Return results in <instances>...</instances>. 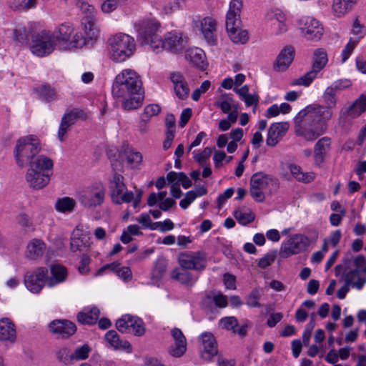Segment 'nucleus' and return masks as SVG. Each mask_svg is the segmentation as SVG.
Here are the masks:
<instances>
[{"label":"nucleus","instance_id":"obj_19","mask_svg":"<svg viewBox=\"0 0 366 366\" xmlns=\"http://www.w3.org/2000/svg\"><path fill=\"white\" fill-rule=\"evenodd\" d=\"M170 334L173 342L169 347V354L174 357H180L187 351V339L182 331L177 327L172 328Z\"/></svg>","mask_w":366,"mask_h":366},{"label":"nucleus","instance_id":"obj_28","mask_svg":"<svg viewBox=\"0 0 366 366\" xmlns=\"http://www.w3.org/2000/svg\"><path fill=\"white\" fill-rule=\"evenodd\" d=\"M16 339V330L14 323L8 317L0 320V340L14 342Z\"/></svg>","mask_w":366,"mask_h":366},{"label":"nucleus","instance_id":"obj_1","mask_svg":"<svg viewBox=\"0 0 366 366\" xmlns=\"http://www.w3.org/2000/svg\"><path fill=\"white\" fill-rule=\"evenodd\" d=\"M113 97L122 102L124 110L131 111L139 109L143 102L144 91L140 76L131 69H123L112 83Z\"/></svg>","mask_w":366,"mask_h":366},{"label":"nucleus","instance_id":"obj_24","mask_svg":"<svg viewBox=\"0 0 366 366\" xmlns=\"http://www.w3.org/2000/svg\"><path fill=\"white\" fill-rule=\"evenodd\" d=\"M50 330L63 338H66L72 335L76 330V325L66 320H56L49 325Z\"/></svg>","mask_w":366,"mask_h":366},{"label":"nucleus","instance_id":"obj_59","mask_svg":"<svg viewBox=\"0 0 366 366\" xmlns=\"http://www.w3.org/2000/svg\"><path fill=\"white\" fill-rule=\"evenodd\" d=\"M160 111L161 107L159 105L151 104L144 108V112L141 115L150 120L152 117L158 115Z\"/></svg>","mask_w":366,"mask_h":366},{"label":"nucleus","instance_id":"obj_33","mask_svg":"<svg viewBox=\"0 0 366 366\" xmlns=\"http://www.w3.org/2000/svg\"><path fill=\"white\" fill-rule=\"evenodd\" d=\"M82 25L84 26L85 39L88 44H92L99 37V30L97 26L95 19H83Z\"/></svg>","mask_w":366,"mask_h":366},{"label":"nucleus","instance_id":"obj_54","mask_svg":"<svg viewBox=\"0 0 366 366\" xmlns=\"http://www.w3.org/2000/svg\"><path fill=\"white\" fill-rule=\"evenodd\" d=\"M351 34L357 36L353 39H358V42L366 35V29L357 18L353 21Z\"/></svg>","mask_w":366,"mask_h":366},{"label":"nucleus","instance_id":"obj_47","mask_svg":"<svg viewBox=\"0 0 366 366\" xmlns=\"http://www.w3.org/2000/svg\"><path fill=\"white\" fill-rule=\"evenodd\" d=\"M38 0H14L10 2L9 7L14 11H27L36 7Z\"/></svg>","mask_w":366,"mask_h":366},{"label":"nucleus","instance_id":"obj_53","mask_svg":"<svg viewBox=\"0 0 366 366\" xmlns=\"http://www.w3.org/2000/svg\"><path fill=\"white\" fill-rule=\"evenodd\" d=\"M127 159L132 168H136L142 162V155L139 152L130 150L127 154Z\"/></svg>","mask_w":366,"mask_h":366},{"label":"nucleus","instance_id":"obj_58","mask_svg":"<svg viewBox=\"0 0 366 366\" xmlns=\"http://www.w3.org/2000/svg\"><path fill=\"white\" fill-rule=\"evenodd\" d=\"M276 257V252L267 253L264 257L259 259L258 262V267L262 269L267 268L274 262Z\"/></svg>","mask_w":366,"mask_h":366},{"label":"nucleus","instance_id":"obj_13","mask_svg":"<svg viewBox=\"0 0 366 366\" xmlns=\"http://www.w3.org/2000/svg\"><path fill=\"white\" fill-rule=\"evenodd\" d=\"M116 327L122 333H130L139 337L145 333L143 321L140 318L130 315L122 316L116 322Z\"/></svg>","mask_w":366,"mask_h":366},{"label":"nucleus","instance_id":"obj_55","mask_svg":"<svg viewBox=\"0 0 366 366\" xmlns=\"http://www.w3.org/2000/svg\"><path fill=\"white\" fill-rule=\"evenodd\" d=\"M357 44L358 39H353V38L350 39L348 43L342 51L341 56L342 62H345L349 59Z\"/></svg>","mask_w":366,"mask_h":366},{"label":"nucleus","instance_id":"obj_35","mask_svg":"<svg viewBox=\"0 0 366 366\" xmlns=\"http://www.w3.org/2000/svg\"><path fill=\"white\" fill-rule=\"evenodd\" d=\"M46 249L44 242L39 239H33L27 244L26 255L31 259H36L43 256Z\"/></svg>","mask_w":366,"mask_h":366},{"label":"nucleus","instance_id":"obj_3","mask_svg":"<svg viewBox=\"0 0 366 366\" xmlns=\"http://www.w3.org/2000/svg\"><path fill=\"white\" fill-rule=\"evenodd\" d=\"M134 28L141 44L148 46L157 54L161 52V46L163 45L160 35L161 24L157 19H142L134 24Z\"/></svg>","mask_w":366,"mask_h":366},{"label":"nucleus","instance_id":"obj_31","mask_svg":"<svg viewBox=\"0 0 366 366\" xmlns=\"http://www.w3.org/2000/svg\"><path fill=\"white\" fill-rule=\"evenodd\" d=\"M106 341L115 350H125L127 352H132V345L127 340H120L117 332L109 330L105 335Z\"/></svg>","mask_w":366,"mask_h":366},{"label":"nucleus","instance_id":"obj_51","mask_svg":"<svg viewBox=\"0 0 366 366\" xmlns=\"http://www.w3.org/2000/svg\"><path fill=\"white\" fill-rule=\"evenodd\" d=\"M322 99L325 106L332 109L336 107L337 104V93L333 92L332 89L327 87L322 94Z\"/></svg>","mask_w":366,"mask_h":366},{"label":"nucleus","instance_id":"obj_21","mask_svg":"<svg viewBox=\"0 0 366 366\" xmlns=\"http://www.w3.org/2000/svg\"><path fill=\"white\" fill-rule=\"evenodd\" d=\"M307 118L308 117L302 118L300 121H298L297 119V116L295 117V132L297 135L303 137L307 141L312 142L324 134L325 129L317 130L308 127L306 123Z\"/></svg>","mask_w":366,"mask_h":366},{"label":"nucleus","instance_id":"obj_32","mask_svg":"<svg viewBox=\"0 0 366 366\" xmlns=\"http://www.w3.org/2000/svg\"><path fill=\"white\" fill-rule=\"evenodd\" d=\"M186 59L194 66L204 69L206 66V56L204 51L198 47L187 49L185 54Z\"/></svg>","mask_w":366,"mask_h":366},{"label":"nucleus","instance_id":"obj_46","mask_svg":"<svg viewBox=\"0 0 366 366\" xmlns=\"http://www.w3.org/2000/svg\"><path fill=\"white\" fill-rule=\"evenodd\" d=\"M88 44L86 40L82 36L81 34L74 29L69 40L63 46V49L67 50L73 48H81L84 45Z\"/></svg>","mask_w":366,"mask_h":366},{"label":"nucleus","instance_id":"obj_34","mask_svg":"<svg viewBox=\"0 0 366 366\" xmlns=\"http://www.w3.org/2000/svg\"><path fill=\"white\" fill-rule=\"evenodd\" d=\"M357 3V0H333L332 5V14L338 18L344 16Z\"/></svg>","mask_w":366,"mask_h":366},{"label":"nucleus","instance_id":"obj_10","mask_svg":"<svg viewBox=\"0 0 366 366\" xmlns=\"http://www.w3.org/2000/svg\"><path fill=\"white\" fill-rule=\"evenodd\" d=\"M178 262L183 269L202 272L207 264V254L203 251H185L179 254Z\"/></svg>","mask_w":366,"mask_h":366},{"label":"nucleus","instance_id":"obj_27","mask_svg":"<svg viewBox=\"0 0 366 366\" xmlns=\"http://www.w3.org/2000/svg\"><path fill=\"white\" fill-rule=\"evenodd\" d=\"M290 171V173L293 179L302 183H310L312 182L316 174L313 172H304L302 167L294 163H288L285 165L284 169Z\"/></svg>","mask_w":366,"mask_h":366},{"label":"nucleus","instance_id":"obj_48","mask_svg":"<svg viewBox=\"0 0 366 366\" xmlns=\"http://www.w3.org/2000/svg\"><path fill=\"white\" fill-rule=\"evenodd\" d=\"M76 4L84 15L83 19H95V8L86 0H76Z\"/></svg>","mask_w":366,"mask_h":366},{"label":"nucleus","instance_id":"obj_41","mask_svg":"<svg viewBox=\"0 0 366 366\" xmlns=\"http://www.w3.org/2000/svg\"><path fill=\"white\" fill-rule=\"evenodd\" d=\"M87 114L84 110L79 108L68 109L62 116L61 119L70 125H74L79 120H84Z\"/></svg>","mask_w":366,"mask_h":366},{"label":"nucleus","instance_id":"obj_57","mask_svg":"<svg viewBox=\"0 0 366 366\" xmlns=\"http://www.w3.org/2000/svg\"><path fill=\"white\" fill-rule=\"evenodd\" d=\"M14 39L16 41L19 43H24L28 38L27 31L26 27L21 25H18L14 29Z\"/></svg>","mask_w":366,"mask_h":366},{"label":"nucleus","instance_id":"obj_30","mask_svg":"<svg viewBox=\"0 0 366 366\" xmlns=\"http://www.w3.org/2000/svg\"><path fill=\"white\" fill-rule=\"evenodd\" d=\"M51 276L47 277L46 286L53 287L65 281L67 277L66 269L59 264H53L50 267Z\"/></svg>","mask_w":366,"mask_h":366},{"label":"nucleus","instance_id":"obj_45","mask_svg":"<svg viewBox=\"0 0 366 366\" xmlns=\"http://www.w3.org/2000/svg\"><path fill=\"white\" fill-rule=\"evenodd\" d=\"M262 290L259 287L254 288L246 297V305L251 308H259L262 307L260 300Z\"/></svg>","mask_w":366,"mask_h":366},{"label":"nucleus","instance_id":"obj_49","mask_svg":"<svg viewBox=\"0 0 366 366\" xmlns=\"http://www.w3.org/2000/svg\"><path fill=\"white\" fill-rule=\"evenodd\" d=\"M217 107L220 108L222 112L227 114L239 104L235 102L234 99L227 95L222 96L221 99L216 103Z\"/></svg>","mask_w":366,"mask_h":366},{"label":"nucleus","instance_id":"obj_11","mask_svg":"<svg viewBox=\"0 0 366 366\" xmlns=\"http://www.w3.org/2000/svg\"><path fill=\"white\" fill-rule=\"evenodd\" d=\"M274 182V179L264 172L254 173L250 179V195L255 201L262 202L265 199L264 190Z\"/></svg>","mask_w":366,"mask_h":366},{"label":"nucleus","instance_id":"obj_14","mask_svg":"<svg viewBox=\"0 0 366 366\" xmlns=\"http://www.w3.org/2000/svg\"><path fill=\"white\" fill-rule=\"evenodd\" d=\"M48 270L46 267H38L29 271L24 275V285L32 293H39L46 285Z\"/></svg>","mask_w":366,"mask_h":366},{"label":"nucleus","instance_id":"obj_8","mask_svg":"<svg viewBox=\"0 0 366 366\" xmlns=\"http://www.w3.org/2000/svg\"><path fill=\"white\" fill-rule=\"evenodd\" d=\"M297 26L302 36L307 41H318L324 34L323 26L312 16L300 17L297 21Z\"/></svg>","mask_w":366,"mask_h":366},{"label":"nucleus","instance_id":"obj_38","mask_svg":"<svg viewBox=\"0 0 366 366\" xmlns=\"http://www.w3.org/2000/svg\"><path fill=\"white\" fill-rule=\"evenodd\" d=\"M189 270L181 267L175 268L172 272V277L182 284L192 285L197 281L198 277L192 274Z\"/></svg>","mask_w":366,"mask_h":366},{"label":"nucleus","instance_id":"obj_15","mask_svg":"<svg viewBox=\"0 0 366 366\" xmlns=\"http://www.w3.org/2000/svg\"><path fill=\"white\" fill-rule=\"evenodd\" d=\"M188 44V37L182 32L173 31L167 34L162 39L161 51L168 50L174 54L182 52Z\"/></svg>","mask_w":366,"mask_h":366},{"label":"nucleus","instance_id":"obj_61","mask_svg":"<svg viewBox=\"0 0 366 366\" xmlns=\"http://www.w3.org/2000/svg\"><path fill=\"white\" fill-rule=\"evenodd\" d=\"M89 348L87 345H84L77 348L74 353L71 355V360H85L88 357Z\"/></svg>","mask_w":366,"mask_h":366},{"label":"nucleus","instance_id":"obj_60","mask_svg":"<svg viewBox=\"0 0 366 366\" xmlns=\"http://www.w3.org/2000/svg\"><path fill=\"white\" fill-rule=\"evenodd\" d=\"M211 82L208 80L204 81L201 86L197 88L192 94V98L194 101L197 102L201 95L207 92L210 88Z\"/></svg>","mask_w":366,"mask_h":366},{"label":"nucleus","instance_id":"obj_36","mask_svg":"<svg viewBox=\"0 0 366 366\" xmlns=\"http://www.w3.org/2000/svg\"><path fill=\"white\" fill-rule=\"evenodd\" d=\"M74 28L69 24H61L56 31L52 32L56 36V43L60 49H63V46L69 40L74 31Z\"/></svg>","mask_w":366,"mask_h":366},{"label":"nucleus","instance_id":"obj_63","mask_svg":"<svg viewBox=\"0 0 366 366\" xmlns=\"http://www.w3.org/2000/svg\"><path fill=\"white\" fill-rule=\"evenodd\" d=\"M220 325L223 328L234 332L238 325V321L234 317H227L220 320Z\"/></svg>","mask_w":366,"mask_h":366},{"label":"nucleus","instance_id":"obj_37","mask_svg":"<svg viewBox=\"0 0 366 366\" xmlns=\"http://www.w3.org/2000/svg\"><path fill=\"white\" fill-rule=\"evenodd\" d=\"M243 6L242 0H231L226 14V24L241 21L240 14Z\"/></svg>","mask_w":366,"mask_h":366},{"label":"nucleus","instance_id":"obj_50","mask_svg":"<svg viewBox=\"0 0 366 366\" xmlns=\"http://www.w3.org/2000/svg\"><path fill=\"white\" fill-rule=\"evenodd\" d=\"M39 94L41 97L46 102H53L59 99V95L56 91L49 85H42L39 89Z\"/></svg>","mask_w":366,"mask_h":366},{"label":"nucleus","instance_id":"obj_39","mask_svg":"<svg viewBox=\"0 0 366 366\" xmlns=\"http://www.w3.org/2000/svg\"><path fill=\"white\" fill-rule=\"evenodd\" d=\"M328 58L326 51L322 48L315 50L313 53L312 70L320 72L327 64Z\"/></svg>","mask_w":366,"mask_h":366},{"label":"nucleus","instance_id":"obj_2","mask_svg":"<svg viewBox=\"0 0 366 366\" xmlns=\"http://www.w3.org/2000/svg\"><path fill=\"white\" fill-rule=\"evenodd\" d=\"M53 162L44 156H38L31 162L27 169L25 179L29 186L34 189H41L45 187L50 181Z\"/></svg>","mask_w":366,"mask_h":366},{"label":"nucleus","instance_id":"obj_17","mask_svg":"<svg viewBox=\"0 0 366 366\" xmlns=\"http://www.w3.org/2000/svg\"><path fill=\"white\" fill-rule=\"evenodd\" d=\"M333 117V109L325 105L313 104L307 106L297 114V119L300 121L302 118L308 117L319 118L320 120L327 122Z\"/></svg>","mask_w":366,"mask_h":366},{"label":"nucleus","instance_id":"obj_43","mask_svg":"<svg viewBox=\"0 0 366 366\" xmlns=\"http://www.w3.org/2000/svg\"><path fill=\"white\" fill-rule=\"evenodd\" d=\"M234 216L237 222L242 225L251 223L255 218V215L251 209L246 207L237 209L234 213Z\"/></svg>","mask_w":366,"mask_h":366},{"label":"nucleus","instance_id":"obj_40","mask_svg":"<svg viewBox=\"0 0 366 366\" xmlns=\"http://www.w3.org/2000/svg\"><path fill=\"white\" fill-rule=\"evenodd\" d=\"M100 311L97 307H92L90 310L85 309L77 316L79 322L86 325L95 324L99 317Z\"/></svg>","mask_w":366,"mask_h":366},{"label":"nucleus","instance_id":"obj_26","mask_svg":"<svg viewBox=\"0 0 366 366\" xmlns=\"http://www.w3.org/2000/svg\"><path fill=\"white\" fill-rule=\"evenodd\" d=\"M294 56L295 50L292 46H286L282 49L274 64V70L277 71H286L293 61Z\"/></svg>","mask_w":366,"mask_h":366},{"label":"nucleus","instance_id":"obj_56","mask_svg":"<svg viewBox=\"0 0 366 366\" xmlns=\"http://www.w3.org/2000/svg\"><path fill=\"white\" fill-rule=\"evenodd\" d=\"M137 221L140 223L144 228H148L151 230H156L157 227L155 222H152L149 214L143 213L137 217Z\"/></svg>","mask_w":366,"mask_h":366},{"label":"nucleus","instance_id":"obj_29","mask_svg":"<svg viewBox=\"0 0 366 366\" xmlns=\"http://www.w3.org/2000/svg\"><path fill=\"white\" fill-rule=\"evenodd\" d=\"M331 139L327 137H324L319 139L314 147L315 164L320 167L325 161L326 154L330 149Z\"/></svg>","mask_w":366,"mask_h":366},{"label":"nucleus","instance_id":"obj_9","mask_svg":"<svg viewBox=\"0 0 366 366\" xmlns=\"http://www.w3.org/2000/svg\"><path fill=\"white\" fill-rule=\"evenodd\" d=\"M109 188L112 202L117 204L129 203L134 199V193L127 191L124 183V177L119 174H114L109 180Z\"/></svg>","mask_w":366,"mask_h":366},{"label":"nucleus","instance_id":"obj_42","mask_svg":"<svg viewBox=\"0 0 366 366\" xmlns=\"http://www.w3.org/2000/svg\"><path fill=\"white\" fill-rule=\"evenodd\" d=\"M366 95L361 94L347 109L348 116L352 119L358 117L365 111Z\"/></svg>","mask_w":366,"mask_h":366},{"label":"nucleus","instance_id":"obj_52","mask_svg":"<svg viewBox=\"0 0 366 366\" xmlns=\"http://www.w3.org/2000/svg\"><path fill=\"white\" fill-rule=\"evenodd\" d=\"M317 73L315 72V71H312L307 72L304 76L295 79L292 81L291 85L292 86H296V85H302L304 86H308L312 81L317 77Z\"/></svg>","mask_w":366,"mask_h":366},{"label":"nucleus","instance_id":"obj_20","mask_svg":"<svg viewBox=\"0 0 366 366\" xmlns=\"http://www.w3.org/2000/svg\"><path fill=\"white\" fill-rule=\"evenodd\" d=\"M290 125L287 122H276L272 124L267 132L266 144L269 147L276 146L285 136Z\"/></svg>","mask_w":366,"mask_h":366},{"label":"nucleus","instance_id":"obj_7","mask_svg":"<svg viewBox=\"0 0 366 366\" xmlns=\"http://www.w3.org/2000/svg\"><path fill=\"white\" fill-rule=\"evenodd\" d=\"M57 45L55 34L43 30L32 36L30 50L33 54L43 57L52 53Z\"/></svg>","mask_w":366,"mask_h":366},{"label":"nucleus","instance_id":"obj_62","mask_svg":"<svg viewBox=\"0 0 366 366\" xmlns=\"http://www.w3.org/2000/svg\"><path fill=\"white\" fill-rule=\"evenodd\" d=\"M212 152V149L210 147H205L204 150L196 154L194 156V160L199 164L204 165L207 160L209 159Z\"/></svg>","mask_w":366,"mask_h":366},{"label":"nucleus","instance_id":"obj_23","mask_svg":"<svg viewBox=\"0 0 366 366\" xmlns=\"http://www.w3.org/2000/svg\"><path fill=\"white\" fill-rule=\"evenodd\" d=\"M202 344V356L207 360H211L217 354L216 340L210 332H204L199 337Z\"/></svg>","mask_w":366,"mask_h":366},{"label":"nucleus","instance_id":"obj_18","mask_svg":"<svg viewBox=\"0 0 366 366\" xmlns=\"http://www.w3.org/2000/svg\"><path fill=\"white\" fill-rule=\"evenodd\" d=\"M195 27L201 31L205 41L209 45L217 43V21L211 16H206L195 21Z\"/></svg>","mask_w":366,"mask_h":366},{"label":"nucleus","instance_id":"obj_4","mask_svg":"<svg viewBox=\"0 0 366 366\" xmlns=\"http://www.w3.org/2000/svg\"><path fill=\"white\" fill-rule=\"evenodd\" d=\"M136 50L134 39L124 33H117L108 39V54L116 63L129 59Z\"/></svg>","mask_w":366,"mask_h":366},{"label":"nucleus","instance_id":"obj_6","mask_svg":"<svg viewBox=\"0 0 366 366\" xmlns=\"http://www.w3.org/2000/svg\"><path fill=\"white\" fill-rule=\"evenodd\" d=\"M106 188L102 182H96L78 194L79 204L86 209L94 211L104 203Z\"/></svg>","mask_w":366,"mask_h":366},{"label":"nucleus","instance_id":"obj_25","mask_svg":"<svg viewBox=\"0 0 366 366\" xmlns=\"http://www.w3.org/2000/svg\"><path fill=\"white\" fill-rule=\"evenodd\" d=\"M229 39L234 44H244L249 39L248 32L241 28V21L226 24Z\"/></svg>","mask_w":366,"mask_h":366},{"label":"nucleus","instance_id":"obj_22","mask_svg":"<svg viewBox=\"0 0 366 366\" xmlns=\"http://www.w3.org/2000/svg\"><path fill=\"white\" fill-rule=\"evenodd\" d=\"M169 79L173 84L176 96L180 99H187L190 90L184 76L180 72L174 71L169 74Z\"/></svg>","mask_w":366,"mask_h":366},{"label":"nucleus","instance_id":"obj_5","mask_svg":"<svg viewBox=\"0 0 366 366\" xmlns=\"http://www.w3.org/2000/svg\"><path fill=\"white\" fill-rule=\"evenodd\" d=\"M39 150V144L34 136L29 135L19 138L14 152L17 165L24 167L29 164L30 166L31 162L38 157L36 154Z\"/></svg>","mask_w":366,"mask_h":366},{"label":"nucleus","instance_id":"obj_12","mask_svg":"<svg viewBox=\"0 0 366 366\" xmlns=\"http://www.w3.org/2000/svg\"><path fill=\"white\" fill-rule=\"evenodd\" d=\"M308 247V239L306 235L295 234L291 236L287 242L282 243L280 254L282 257L287 258L305 251Z\"/></svg>","mask_w":366,"mask_h":366},{"label":"nucleus","instance_id":"obj_44","mask_svg":"<svg viewBox=\"0 0 366 366\" xmlns=\"http://www.w3.org/2000/svg\"><path fill=\"white\" fill-rule=\"evenodd\" d=\"M76 206L75 199L69 197L58 199L55 204V209L62 213L71 212Z\"/></svg>","mask_w":366,"mask_h":366},{"label":"nucleus","instance_id":"obj_64","mask_svg":"<svg viewBox=\"0 0 366 366\" xmlns=\"http://www.w3.org/2000/svg\"><path fill=\"white\" fill-rule=\"evenodd\" d=\"M71 127L72 125L69 124L62 119H61L57 134V137L59 141L64 142L66 139L67 133L71 129Z\"/></svg>","mask_w":366,"mask_h":366},{"label":"nucleus","instance_id":"obj_16","mask_svg":"<svg viewBox=\"0 0 366 366\" xmlns=\"http://www.w3.org/2000/svg\"><path fill=\"white\" fill-rule=\"evenodd\" d=\"M287 17L285 14L279 9L268 11L265 14V23L272 32L276 35L282 34L287 31Z\"/></svg>","mask_w":366,"mask_h":366}]
</instances>
